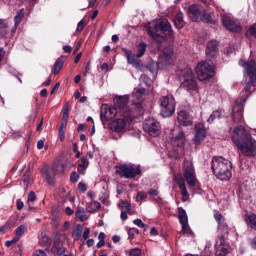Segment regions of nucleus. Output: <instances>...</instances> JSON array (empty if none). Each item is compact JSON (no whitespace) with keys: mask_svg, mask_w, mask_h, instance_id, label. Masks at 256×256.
I'll return each mask as SVG.
<instances>
[{"mask_svg":"<svg viewBox=\"0 0 256 256\" xmlns=\"http://www.w3.org/2000/svg\"><path fill=\"white\" fill-rule=\"evenodd\" d=\"M240 67H244L246 74H244V91L242 92V99L236 100V104L232 109V119L234 123H241L243 121V104L247 101V97L251 95L252 87H256V63L254 60L245 62L239 61Z\"/></svg>","mask_w":256,"mask_h":256,"instance_id":"obj_1","label":"nucleus"},{"mask_svg":"<svg viewBox=\"0 0 256 256\" xmlns=\"http://www.w3.org/2000/svg\"><path fill=\"white\" fill-rule=\"evenodd\" d=\"M232 141L245 157H255L256 140L251 132L243 126L236 127L232 132Z\"/></svg>","mask_w":256,"mask_h":256,"instance_id":"obj_2","label":"nucleus"},{"mask_svg":"<svg viewBox=\"0 0 256 256\" xmlns=\"http://www.w3.org/2000/svg\"><path fill=\"white\" fill-rule=\"evenodd\" d=\"M211 163V168L216 179H219L220 181H229V179H231L233 175V164L231 161L221 156H215Z\"/></svg>","mask_w":256,"mask_h":256,"instance_id":"obj_3","label":"nucleus"},{"mask_svg":"<svg viewBox=\"0 0 256 256\" xmlns=\"http://www.w3.org/2000/svg\"><path fill=\"white\" fill-rule=\"evenodd\" d=\"M153 28H148V34L154 41L161 43L165 41V37H171V24L166 18H160L152 23Z\"/></svg>","mask_w":256,"mask_h":256,"instance_id":"obj_4","label":"nucleus"},{"mask_svg":"<svg viewBox=\"0 0 256 256\" xmlns=\"http://www.w3.org/2000/svg\"><path fill=\"white\" fill-rule=\"evenodd\" d=\"M183 79L181 83L182 89L190 93V95H197L199 86L197 85V79H195L193 71L187 70L186 73H184Z\"/></svg>","mask_w":256,"mask_h":256,"instance_id":"obj_5","label":"nucleus"},{"mask_svg":"<svg viewBox=\"0 0 256 256\" xmlns=\"http://www.w3.org/2000/svg\"><path fill=\"white\" fill-rule=\"evenodd\" d=\"M159 103L162 117H171L175 113V98L173 95L162 96Z\"/></svg>","mask_w":256,"mask_h":256,"instance_id":"obj_6","label":"nucleus"},{"mask_svg":"<svg viewBox=\"0 0 256 256\" xmlns=\"http://www.w3.org/2000/svg\"><path fill=\"white\" fill-rule=\"evenodd\" d=\"M196 75L199 81H206V79H211V77H213V62H200L196 66Z\"/></svg>","mask_w":256,"mask_h":256,"instance_id":"obj_7","label":"nucleus"},{"mask_svg":"<svg viewBox=\"0 0 256 256\" xmlns=\"http://www.w3.org/2000/svg\"><path fill=\"white\" fill-rule=\"evenodd\" d=\"M115 113H120L125 119H131V109L127 104L129 103V96H120L114 99Z\"/></svg>","mask_w":256,"mask_h":256,"instance_id":"obj_8","label":"nucleus"},{"mask_svg":"<svg viewBox=\"0 0 256 256\" xmlns=\"http://www.w3.org/2000/svg\"><path fill=\"white\" fill-rule=\"evenodd\" d=\"M116 171L120 177H125V179H135L137 175L141 174V168L133 164L120 165Z\"/></svg>","mask_w":256,"mask_h":256,"instance_id":"obj_9","label":"nucleus"},{"mask_svg":"<svg viewBox=\"0 0 256 256\" xmlns=\"http://www.w3.org/2000/svg\"><path fill=\"white\" fill-rule=\"evenodd\" d=\"M183 173L188 185H190V187H195V185H197V180L195 179V169L193 168V163H191V161H184Z\"/></svg>","mask_w":256,"mask_h":256,"instance_id":"obj_10","label":"nucleus"},{"mask_svg":"<svg viewBox=\"0 0 256 256\" xmlns=\"http://www.w3.org/2000/svg\"><path fill=\"white\" fill-rule=\"evenodd\" d=\"M144 131H146L150 137H159L161 134V126L155 119L149 118L144 122Z\"/></svg>","mask_w":256,"mask_h":256,"instance_id":"obj_11","label":"nucleus"},{"mask_svg":"<svg viewBox=\"0 0 256 256\" xmlns=\"http://www.w3.org/2000/svg\"><path fill=\"white\" fill-rule=\"evenodd\" d=\"M214 219L218 223L217 233L219 237H223V239H225V237L229 235V226L227 225V222H225V218L223 215H221V213H219V211H216L214 214Z\"/></svg>","mask_w":256,"mask_h":256,"instance_id":"obj_12","label":"nucleus"},{"mask_svg":"<svg viewBox=\"0 0 256 256\" xmlns=\"http://www.w3.org/2000/svg\"><path fill=\"white\" fill-rule=\"evenodd\" d=\"M173 147H183L185 145V133L180 128H174L172 130V137L170 140Z\"/></svg>","mask_w":256,"mask_h":256,"instance_id":"obj_13","label":"nucleus"},{"mask_svg":"<svg viewBox=\"0 0 256 256\" xmlns=\"http://www.w3.org/2000/svg\"><path fill=\"white\" fill-rule=\"evenodd\" d=\"M159 61L164 65H171L173 61H175V52H173V47L169 46L165 48L159 55Z\"/></svg>","mask_w":256,"mask_h":256,"instance_id":"obj_14","label":"nucleus"},{"mask_svg":"<svg viewBox=\"0 0 256 256\" xmlns=\"http://www.w3.org/2000/svg\"><path fill=\"white\" fill-rule=\"evenodd\" d=\"M207 137V129L203 123H197L195 125V145H200L205 141Z\"/></svg>","mask_w":256,"mask_h":256,"instance_id":"obj_15","label":"nucleus"},{"mask_svg":"<svg viewBox=\"0 0 256 256\" xmlns=\"http://www.w3.org/2000/svg\"><path fill=\"white\" fill-rule=\"evenodd\" d=\"M42 176L46 179L49 185H53L55 183V175L57 173V167L53 166L51 171H49V165H44L41 170Z\"/></svg>","mask_w":256,"mask_h":256,"instance_id":"obj_16","label":"nucleus"},{"mask_svg":"<svg viewBox=\"0 0 256 256\" xmlns=\"http://www.w3.org/2000/svg\"><path fill=\"white\" fill-rule=\"evenodd\" d=\"M188 17L191 21L197 22L203 19V12H201V6L193 4L188 9Z\"/></svg>","mask_w":256,"mask_h":256,"instance_id":"obj_17","label":"nucleus"},{"mask_svg":"<svg viewBox=\"0 0 256 256\" xmlns=\"http://www.w3.org/2000/svg\"><path fill=\"white\" fill-rule=\"evenodd\" d=\"M222 23L228 31H233L234 33H239V31H241V25L233 21L229 16L223 15Z\"/></svg>","mask_w":256,"mask_h":256,"instance_id":"obj_18","label":"nucleus"},{"mask_svg":"<svg viewBox=\"0 0 256 256\" xmlns=\"http://www.w3.org/2000/svg\"><path fill=\"white\" fill-rule=\"evenodd\" d=\"M178 219L180 224L182 225L183 233H189V218L187 216V212L183 207H178Z\"/></svg>","mask_w":256,"mask_h":256,"instance_id":"obj_19","label":"nucleus"},{"mask_svg":"<svg viewBox=\"0 0 256 256\" xmlns=\"http://www.w3.org/2000/svg\"><path fill=\"white\" fill-rule=\"evenodd\" d=\"M108 127L111 131L123 133V130L127 127V122L123 118L114 119L108 124Z\"/></svg>","mask_w":256,"mask_h":256,"instance_id":"obj_20","label":"nucleus"},{"mask_svg":"<svg viewBox=\"0 0 256 256\" xmlns=\"http://www.w3.org/2000/svg\"><path fill=\"white\" fill-rule=\"evenodd\" d=\"M215 251H216V255L218 256L227 255V252L229 251V246L225 244V238H223V236L218 237V239L216 240Z\"/></svg>","mask_w":256,"mask_h":256,"instance_id":"obj_21","label":"nucleus"},{"mask_svg":"<svg viewBox=\"0 0 256 256\" xmlns=\"http://www.w3.org/2000/svg\"><path fill=\"white\" fill-rule=\"evenodd\" d=\"M175 183L179 186L182 201H189V192H187V187H185V179L181 176H176Z\"/></svg>","mask_w":256,"mask_h":256,"instance_id":"obj_22","label":"nucleus"},{"mask_svg":"<svg viewBox=\"0 0 256 256\" xmlns=\"http://www.w3.org/2000/svg\"><path fill=\"white\" fill-rule=\"evenodd\" d=\"M178 123L179 125H183V127H189L193 125V120L189 117V114L185 112V110H181L178 112Z\"/></svg>","mask_w":256,"mask_h":256,"instance_id":"obj_23","label":"nucleus"},{"mask_svg":"<svg viewBox=\"0 0 256 256\" xmlns=\"http://www.w3.org/2000/svg\"><path fill=\"white\" fill-rule=\"evenodd\" d=\"M217 47H219V43L217 41H209L206 46V55L208 57H215V55H217Z\"/></svg>","mask_w":256,"mask_h":256,"instance_id":"obj_24","label":"nucleus"},{"mask_svg":"<svg viewBox=\"0 0 256 256\" xmlns=\"http://www.w3.org/2000/svg\"><path fill=\"white\" fill-rule=\"evenodd\" d=\"M145 93H147V90L143 87L135 88L134 92L132 94V97L138 101V103H141L143 101V97H145Z\"/></svg>","mask_w":256,"mask_h":256,"instance_id":"obj_25","label":"nucleus"},{"mask_svg":"<svg viewBox=\"0 0 256 256\" xmlns=\"http://www.w3.org/2000/svg\"><path fill=\"white\" fill-rule=\"evenodd\" d=\"M87 167H89V160L85 157L80 158L78 163L77 171L82 175H85V171H87Z\"/></svg>","mask_w":256,"mask_h":256,"instance_id":"obj_26","label":"nucleus"},{"mask_svg":"<svg viewBox=\"0 0 256 256\" xmlns=\"http://www.w3.org/2000/svg\"><path fill=\"white\" fill-rule=\"evenodd\" d=\"M115 109L113 108H109L108 110L105 111V113L101 112L100 114V118H101V121L103 123L109 121V119H112V117H115Z\"/></svg>","mask_w":256,"mask_h":256,"instance_id":"obj_27","label":"nucleus"},{"mask_svg":"<svg viewBox=\"0 0 256 256\" xmlns=\"http://www.w3.org/2000/svg\"><path fill=\"white\" fill-rule=\"evenodd\" d=\"M174 25L176 29H183L185 21L183 20V13H178L174 17Z\"/></svg>","mask_w":256,"mask_h":256,"instance_id":"obj_28","label":"nucleus"},{"mask_svg":"<svg viewBox=\"0 0 256 256\" xmlns=\"http://www.w3.org/2000/svg\"><path fill=\"white\" fill-rule=\"evenodd\" d=\"M82 235H83V225L78 224L76 228L73 230L72 237L74 241H79Z\"/></svg>","mask_w":256,"mask_h":256,"instance_id":"obj_29","label":"nucleus"},{"mask_svg":"<svg viewBox=\"0 0 256 256\" xmlns=\"http://www.w3.org/2000/svg\"><path fill=\"white\" fill-rule=\"evenodd\" d=\"M124 53L126 55V59L129 65H139V62L135 58V55L131 54V51H129L128 49H124Z\"/></svg>","mask_w":256,"mask_h":256,"instance_id":"obj_30","label":"nucleus"},{"mask_svg":"<svg viewBox=\"0 0 256 256\" xmlns=\"http://www.w3.org/2000/svg\"><path fill=\"white\" fill-rule=\"evenodd\" d=\"M246 223L248 227L251 229L256 230V215L255 214H250L246 216Z\"/></svg>","mask_w":256,"mask_h":256,"instance_id":"obj_31","label":"nucleus"},{"mask_svg":"<svg viewBox=\"0 0 256 256\" xmlns=\"http://www.w3.org/2000/svg\"><path fill=\"white\" fill-rule=\"evenodd\" d=\"M25 17V10L20 9L16 16L14 17V27H19V24L21 23V20Z\"/></svg>","mask_w":256,"mask_h":256,"instance_id":"obj_32","label":"nucleus"},{"mask_svg":"<svg viewBox=\"0 0 256 256\" xmlns=\"http://www.w3.org/2000/svg\"><path fill=\"white\" fill-rule=\"evenodd\" d=\"M76 217H78L80 221H87V213L85 212V209L78 207L76 210Z\"/></svg>","mask_w":256,"mask_h":256,"instance_id":"obj_33","label":"nucleus"},{"mask_svg":"<svg viewBox=\"0 0 256 256\" xmlns=\"http://www.w3.org/2000/svg\"><path fill=\"white\" fill-rule=\"evenodd\" d=\"M65 61H63L62 59H57L54 67L52 69L53 73L57 74L59 73V71H61V69H63V65H64Z\"/></svg>","mask_w":256,"mask_h":256,"instance_id":"obj_34","label":"nucleus"},{"mask_svg":"<svg viewBox=\"0 0 256 256\" xmlns=\"http://www.w3.org/2000/svg\"><path fill=\"white\" fill-rule=\"evenodd\" d=\"M145 51H147V44L145 42H141L138 45V53L136 54V57L141 58L145 55Z\"/></svg>","mask_w":256,"mask_h":256,"instance_id":"obj_35","label":"nucleus"},{"mask_svg":"<svg viewBox=\"0 0 256 256\" xmlns=\"http://www.w3.org/2000/svg\"><path fill=\"white\" fill-rule=\"evenodd\" d=\"M25 231H27V226L26 225H20L16 228L15 230V235L16 237H23L25 235Z\"/></svg>","mask_w":256,"mask_h":256,"instance_id":"obj_36","label":"nucleus"},{"mask_svg":"<svg viewBox=\"0 0 256 256\" xmlns=\"http://www.w3.org/2000/svg\"><path fill=\"white\" fill-rule=\"evenodd\" d=\"M87 209L90 213L91 211H99V209H101V203H99L98 201L91 202L87 206Z\"/></svg>","mask_w":256,"mask_h":256,"instance_id":"obj_37","label":"nucleus"},{"mask_svg":"<svg viewBox=\"0 0 256 256\" xmlns=\"http://www.w3.org/2000/svg\"><path fill=\"white\" fill-rule=\"evenodd\" d=\"M119 209H121V211H128L131 212V205H129V202L127 201H120V203L118 204Z\"/></svg>","mask_w":256,"mask_h":256,"instance_id":"obj_38","label":"nucleus"},{"mask_svg":"<svg viewBox=\"0 0 256 256\" xmlns=\"http://www.w3.org/2000/svg\"><path fill=\"white\" fill-rule=\"evenodd\" d=\"M64 111H63V116H62V121H64V123H67V120L69 119V102H66L64 104Z\"/></svg>","mask_w":256,"mask_h":256,"instance_id":"obj_39","label":"nucleus"},{"mask_svg":"<svg viewBox=\"0 0 256 256\" xmlns=\"http://www.w3.org/2000/svg\"><path fill=\"white\" fill-rule=\"evenodd\" d=\"M65 127H67V122H63L59 128V139L60 141H64L65 140Z\"/></svg>","mask_w":256,"mask_h":256,"instance_id":"obj_40","label":"nucleus"},{"mask_svg":"<svg viewBox=\"0 0 256 256\" xmlns=\"http://www.w3.org/2000/svg\"><path fill=\"white\" fill-rule=\"evenodd\" d=\"M215 119H221V112L220 111L216 110V111L212 112V114L208 118V123H213V121H215Z\"/></svg>","mask_w":256,"mask_h":256,"instance_id":"obj_41","label":"nucleus"},{"mask_svg":"<svg viewBox=\"0 0 256 256\" xmlns=\"http://www.w3.org/2000/svg\"><path fill=\"white\" fill-rule=\"evenodd\" d=\"M7 35V24L0 19V37H5Z\"/></svg>","mask_w":256,"mask_h":256,"instance_id":"obj_42","label":"nucleus"},{"mask_svg":"<svg viewBox=\"0 0 256 256\" xmlns=\"http://www.w3.org/2000/svg\"><path fill=\"white\" fill-rule=\"evenodd\" d=\"M213 17H215L214 14H203L202 13V19H200V21H206V23H213Z\"/></svg>","mask_w":256,"mask_h":256,"instance_id":"obj_43","label":"nucleus"},{"mask_svg":"<svg viewBox=\"0 0 256 256\" xmlns=\"http://www.w3.org/2000/svg\"><path fill=\"white\" fill-rule=\"evenodd\" d=\"M29 181H31V174L29 172H26L22 177V183L24 187H27V185H29Z\"/></svg>","mask_w":256,"mask_h":256,"instance_id":"obj_44","label":"nucleus"},{"mask_svg":"<svg viewBox=\"0 0 256 256\" xmlns=\"http://www.w3.org/2000/svg\"><path fill=\"white\" fill-rule=\"evenodd\" d=\"M139 233V230L137 228H130L128 230V237L129 239H134L135 235H137Z\"/></svg>","mask_w":256,"mask_h":256,"instance_id":"obj_45","label":"nucleus"},{"mask_svg":"<svg viewBox=\"0 0 256 256\" xmlns=\"http://www.w3.org/2000/svg\"><path fill=\"white\" fill-rule=\"evenodd\" d=\"M134 225H136L137 227H140V229H146L147 225L145 223H143V221L141 219H135L133 221Z\"/></svg>","mask_w":256,"mask_h":256,"instance_id":"obj_46","label":"nucleus"},{"mask_svg":"<svg viewBox=\"0 0 256 256\" xmlns=\"http://www.w3.org/2000/svg\"><path fill=\"white\" fill-rule=\"evenodd\" d=\"M70 181L71 183H77V181H79V174H77V172H72L70 175Z\"/></svg>","mask_w":256,"mask_h":256,"instance_id":"obj_47","label":"nucleus"},{"mask_svg":"<svg viewBox=\"0 0 256 256\" xmlns=\"http://www.w3.org/2000/svg\"><path fill=\"white\" fill-rule=\"evenodd\" d=\"M40 244L41 245H50L51 244V239L47 236H42L40 239Z\"/></svg>","mask_w":256,"mask_h":256,"instance_id":"obj_48","label":"nucleus"},{"mask_svg":"<svg viewBox=\"0 0 256 256\" xmlns=\"http://www.w3.org/2000/svg\"><path fill=\"white\" fill-rule=\"evenodd\" d=\"M83 29H85V21L81 20V21L77 24L76 31H77L78 33H81V31H83Z\"/></svg>","mask_w":256,"mask_h":256,"instance_id":"obj_49","label":"nucleus"},{"mask_svg":"<svg viewBox=\"0 0 256 256\" xmlns=\"http://www.w3.org/2000/svg\"><path fill=\"white\" fill-rule=\"evenodd\" d=\"M143 199H147V193L145 192H138L136 200L143 201Z\"/></svg>","mask_w":256,"mask_h":256,"instance_id":"obj_50","label":"nucleus"},{"mask_svg":"<svg viewBox=\"0 0 256 256\" xmlns=\"http://www.w3.org/2000/svg\"><path fill=\"white\" fill-rule=\"evenodd\" d=\"M37 196L35 195V192L31 191L28 194V203H33V201H36Z\"/></svg>","mask_w":256,"mask_h":256,"instance_id":"obj_51","label":"nucleus"},{"mask_svg":"<svg viewBox=\"0 0 256 256\" xmlns=\"http://www.w3.org/2000/svg\"><path fill=\"white\" fill-rule=\"evenodd\" d=\"M11 223H13V222L8 221L5 223L4 226L0 227V233H5V231H7V229L10 228Z\"/></svg>","mask_w":256,"mask_h":256,"instance_id":"obj_52","label":"nucleus"},{"mask_svg":"<svg viewBox=\"0 0 256 256\" xmlns=\"http://www.w3.org/2000/svg\"><path fill=\"white\" fill-rule=\"evenodd\" d=\"M64 201H70V203H73L75 201V197L71 196V194L67 192L64 195Z\"/></svg>","mask_w":256,"mask_h":256,"instance_id":"obj_53","label":"nucleus"},{"mask_svg":"<svg viewBox=\"0 0 256 256\" xmlns=\"http://www.w3.org/2000/svg\"><path fill=\"white\" fill-rule=\"evenodd\" d=\"M141 255V249L134 248L130 251V256H140Z\"/></svg>","mask_w":256,"mask_h":256,"instance_id":"obj_54","label":"nucleus"},{"mask_svg":"<svg viewBox=\"0 0 256 256\" xmlns=\"http://www.w3.org/2000/svg\"><path fill=\"white\" fill-rule=\"evenodd\" d=\"M91 71V62H87L85 66V71L83 73L84 77H87V74Z\"/></svg>","mask_w":256,"mask_h":256,"instance_id":"obj_55","label":"nucleus"},{"mask_svg":"<svg viewBox=\"0 0 256 256\" xmlns=\"http://www.w3.org/2000/svg\"><path fill=\"white\" fill-rule=\"evenodd\" d=\"M89 233H91V230L89 228H86L83 232V239H85V241L89 239Z\"/></svg>","mask_w":256,"mask_h":256,"instance_id":"obj_56","label":"nucleus"},{"mask_svg":"<svg viewBox=\"0 0 256 256\" xmlns=\"http://www.w3.org/2000/svg\"><path fill=\"white\" fill-rule=\"evenodd\" d=\"M78 189L84 193V191H87V186L85 185V183L80 182L78 184Z\"/></svg>","mask_w":256,"mask_h":256,"instance_id":"obj_57","label":"nucleus"},{"mask_svg":"<svg viewBox=\"0 0 256 256\" xmlns=\"http://www.w3.org/2000/svg\"><path fill=\"white\" fill-rule=\"evenodd\" d=\"M56 253L57 255H63V253H65V247L63 246L58 247Z\"/></svg>","mask_w":256,"mask_h":256,"instance_id":"obj_58","label":"nucleus"},{"mask_svg":"<svg viewBox=\"0 0 256 256\" xmlns=\"http://www.w3.org/2000/svg\"><path fill=\"white\" fill-rule=\"evenodd\" d=\"M127 213H130V212L129 211H122L121 212L120 217H121L122 221H127Z\"/></svg>","mask_w":256,"mask_h":256,"instance_id":"obj_59","label":"nucleus"},{"mask_svg":"<svg viewBox=\"0 0 256 256\" xmlns=\"http://www.w3.org/2000/svg\"><path fill=\"white\" fill-rule=\"evenodd\" d=\"M25 206V204L23 203V201L18 200L17 201V210L21 211V209H23V207Z\"/></svg>","mask_w":256,"mask_h":256,"instance_id":"obj_60","label":"nucleus"},{"mask_svg":"<svg viewBox=\"0 0 256 256\" xmlns=\"http://www.w3.org/2000/svg\"><path fill=\"white\" fill-rule=\"evenodd\" d=\"M43 147H45V142H43V140H39L37 142V149H43Z\"/></svg>","mask_w":256,"mask_h":256,"instance_id":"obj_61","label":"nucleus"},{"mask_svg":"<svg viewBox=\"0 0 256 256\" xmlns=\"http://www.w3.org/2000/svg\"><path fill=\"white\" fill-rule=\"evenodd\" d=\"M149 195H151L152 197H155V196L159 195V191L150 189Z\"/></svg>","mask_w":256,"mask_h":256,"instance_id":"obj_62","label":"nucleus"},{"mask_svg":"<svg viewBox=\"0 0 256 256\" xmlns=\"http://www.w3.org/2000/svg\"><path fill=\"white\" fill-rule=\"evenodd\" d=\"M65 213L66 215H73L74 211L73 209H71V207H66Z\"/></svg>","mask_w":256,"mask_h":256,"instance_id":"obj_63","label":"nucleus"},{"mask_svg":"<svg viewBox=\"0 0 256 256\" xmlns=\"http://www.w3.org/2000/svg\"><path fill=\"white\" fill-rule=\"evenodd\" d=\"M63 49H64L65 53H71V51H72V48H71V46H69V45H65V46L63 47Z\"/></svg>","mask_w":256,"mask_h":256,"instance_id":"obj_64","label":"nucleus"}]
</instances>
